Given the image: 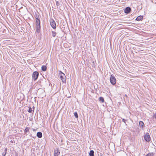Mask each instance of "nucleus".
Here are the masks:
<instances>
[{
  "label": "nucleus",
  "mask_w": 156,
  "mask_h": 156,
  "mask_svg": "<svg viewBox=\"0 0 156 156\" xmlns=\"http://www.w3.org/2000/svg\"><path fill=\"white\" fill-rule=\"evenodd\" d=\"M38 73L36 71L34 72L32 75V77L34 80H36L38 76Z\"/></svg>",
  "instance_id": "4"
},
{
  "label": "nucleus",
  "mask_w": 156,
  "mask_h": 156,
  "mask_svg": "<svg viewBox=\"0 0 156 156\" xmlns=\"http://www.w3.org/2000/svg\"><path fill=\"white\" fill-rule=\"evenodd\" d=\"M40 20L38 18L36 19V30L37 32L39 33L40 29Z\"/></svg>",
  "instance_id": "1"
},
{
  "label": "nucleus",
  "mask_w": 156,
  "mask_h": 156,
  "mask_svg": "<svg viewBox=\"0 0 156 156\" xmlns=\"http://www.w3.org/2000/svg\"><path fill=\"white\" fill-rule=\"evenodd\" d=\"M60 154V152L58 149L55 150L54 152V156H58Z\"/></svg>",
  "instance_id": "7"
},
{
  "label": "nucleus",
  "mask_w": 156,
  "mask_h": 156,
  "mask_svg": "<svg viewBox=\"0 0 156 156\" xmlns=\"http://www.w3.org/2000/svg\"><path fill=\"white\" fill-rule=\"evenodd\" d=\"M37 136L38 138H41L42 137V133L41 132H38L37 133Z\"/></svg>",
  "instance_id": "9"
},
{
  "label": "nucleus",
  "mask_w": 156,
  "mask_h": 156,
  "mask_svg": "<svg viewBox=\"0 0 156 156\" xmlns=\"http://www.w3.org/2000/svg\"><path fill=\"white\" fill-rule=\"evenodd\" d=\"M7 149L6 148L5 149V154L4 155V156H5V154H6V151H7Z\"/></svg>",
  "instance_id": "21"
},
{
  "label": "nucleus",
  "mask_w": 156,
  "mask_h": 156,
  "mask_svg": "<svg viewBox=\"0 0 156 156\" xmlns=\"http://www.w3.org/2000/svg\"><path fill=\"white\" fill-rule=\"evenodd\" d=\"M59 72L60 73L59 74L61 80L63 82H66V77L65 74L61 71H60Z\"/></svg>",
  "instance_id": "2"
},
{
  "label": "nucleus",
  "mask_w": 156,
  "mask_h": 156,
  "mask_svg": "<svg viewBox=\"0 0 156 156\" xmlns=\"http://www.w3.org/2000/svg\"><path fill=\"white\" fill-rule=\"evenodd\" d=\"M89 156H94V152L93 151L91 150L89 153Z\"/></svg>",
  "instance_id": "11"
},
{
  "label": "nucleus",
  "mask_w": 156,
  "mask_h": 156,
  "mask_svg": "<svg viewBox=\"0 0 156 156\" xmlns=\"http://www.w3.org/2000/svg\"><path fill=\"white\" fill-rule=\"evenodd\" d=\"M50 23L51 26L53 29H55L56 27L55 22L53 19H51Z\"/></svg>",
  "instance_id": "5"
},
{
  "label": "nucleus",
  "mask_w": 156,
  "mask_h": 156,
  "mask_svg": "<svg viewBox=\"0 0 156 156\" xmlns=\"http://www.w3.org/2000/svg\"><path fill=\"white\" fill-rule=\"evenodd\" d=\"M153 153H149L147 154V155H146V156H153Z\"/></svg>",
  "instance_id": "16"
},
{
  "label": "nucleus",
  "mask_w": 156,
  "mask_h": 156,
  "mask_svg": "<svg viewBox=\"0 0 156 156\" xmlns=\"http://www.w3.org/2000/svg\"><path fill=\"white\" fill-rule=\"evenodd\" d=\"M52 36H53V37H54L56 36V32H54V31H52Z\"/></svg>",
  "instance_id": "15"
},
{
  "label": "nucleus",
  "mask_w": 156,
  "mask_h": 156,
  "mask_svg": "<svg viewBox=\"0 0 156 156\" xmlns=\"http://www.w3.org/2000/svg\"><path fill=\"white\" fill-rule=\"evenodd\" d=\"M42 70L43 71H45L47 69V67L45 66H43L41 67Z\"/></svg>",
  "instance_id": "13"
},
{
  "label": "nucleus",
  "mask_w": 156,
  "mask_h": 156,
  "mask_svg": "<svg viewBox=\"0 0 156 156\" xmlns=\"http://www.w3.org/2000/svg\"><path fill=\"white\" fill-rule=\"evenodd\" d=\"M29 128L28 127H26L25 129V132H27V131H29Z\"/></svg>",
  "instance_id": "19"
},
{
  "label": "nucleus",
  "mask_w": 156,
  "mask_h": 156,
  "mask_svg": "<svg viewBox=\"0 0 156 156\" xmlns=\"http://www.w3.org/2000/svg\"><path fill=\"white\" fill-rule=\"evenodd\" d=\"M32 108H29V109L28 110V112H30V113H32Z\"/></svg>",
  "instance_id": "17"
},
{
  "label": "nucleus",
  "mask_w": 156,
  "mask_h": 156,
  "mask_svg": "<svg viewBox=\"0 0 156 156\" xmlns=\"http://www.w3.org/2000/svg\"><path fill=\"white\" fill-rule=\"evenodd\" d=\"M110 83L114 85L116 83V80L115 77L112 75L110 77Z\"/></svg>",
  "instance_id": "3"
},
{
  "label": "nucleus",
  "mask_w": 156,
  "mask_h": 156,
  "mask_svg": "<svg viewBox=\"0 0 156 156\" xmlns=\"http://www.w3.org/2000/svg\"><path fill=\"white\" fill-rule=\"evenodd\" d=\"M153 117L154 118L156 119V113L154 114V115H153Z\"/></svg>",
  "instance_id": "20"
},
{
  "label": "nucleus",
  "mask_w": 156,
  "mask_h": 156,
  "mask_svg": "<svg viewBox=\"0 0 156 156\" xmlns=\"http://www.w3.org/2000/svg\"><path fill=\"white\" fill-rule=\"evenodd\" d=\"M144 138L147 142H149L151 140V137L148 133H147L144 136Z\"/></svg>",
  "instance_id": "6"
},
{
  "label": "nucleus",
  "mask_w": 156,
  "mask_h": 156,
  "mask_svg": "<svg viewBox=\"0 0 156 156\" xmlns=\"http://www.w3.org/2000/svg\"><path fill=\"white\" fill-rule=\"evenodd\" d=\"M143 19V16H140L137 17L136 18V20L137 21L141 20Z\"/></svg>",
  "instance_id": "10"
},
{
  "label": "nucleus",
  "mask_w": 156,
  "mask_h": 156,
  "mask_svg": "<svg viewBox=\"0 0 156 156\" xmlns=\"http://www.w3.org/2000/svg\"><path fill=\"white\" fill-rule=\"evenodd\" d=\"M130 8L129 7H127L124 10V12L125 13H129V12L130 11Z\"/></svg>",
  "instance_id": "8"
},
{
  "label": "nucleus",
  "mask_w": 156,
  "mask_h": 156,
  "mask_svg": "<svg viewBox=\"0 0 156 156\" xmlns=\"http://www.w3.org/2000/svg\"><path fill=\"white\" fill-rule=\"evenodd\" d=\"M74 115L76 118H77L78 117L77 113L76 112H74Z\"/></svg>",
  "instance_id": "18"
},
{
  "label": "nucleus",
  "mask_w": 156,
  "mask_h": 156,
  "mask_svg": "<svg viewBox=\"0 0 156 156\" xmlns=\"http://www.w3.org/2000/svg\"><path fill=\"white\" fill-rule=\"evenodd\" d=\"M99 101L103 103L104 101V100L103 97H101L99 98Z\"/></svg>",
  "instance_id": "14"
},
{
  "label": "nucleus",
  "mask_w": 156,
  "mask_h": 156,
  "mask_svg": "<svg viewBox=\"0 0 156 156\" xmlns=\"http://www.w3.org/2000/svg\"><path fill=\"white\" fill-rule=\"evenodd\" d=\"M122 121H123L124 122H125V120L124 119H122Z\"/></svg>",
  "instance_id": "22"
},
{
  "label": "nucleus",
  "mask_w": 156,
  "mask_h": 156,
  "mask_svg": "<svg viewBox=\"0 0 156 156\" xmlns=\"http://www.w3.org/2000/svg\"><path fill=\"white\" fill-rule=\"evenodd\" d=\"M139 125L140 127L142 128H143L144 126V122L142 121H140L139 122Z\"/></svg>",
  "instance_id": "12"
}]
</instances>
